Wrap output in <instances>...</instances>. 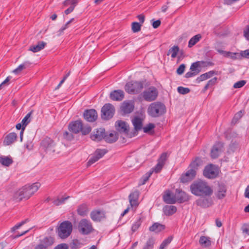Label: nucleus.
<instances>
[{
  "mask_svg": "<svg viewBox=\"0 0 249 249\" xmlns=\"http://www.w3.org/2000/svg\"><path fill=\"white\" fill-rule=\"evenodd\" d=\"M142 222V218L139 217L132 225L131 231L133 232L136 231L140 227Z\"/></svg>",
  "mask_w": 249,
  "mask_h": 249,
  "instance_id": "44",
  "label": "nucleus"
},
{
  "mask_svg": "<svg viewBox=\"0 0 249 249\" xmlns=\"http://www.w3.org/2000/svg\"><path fill=\"white\" fill-rule=\"evenodd\" d=\"M27 186L29 189V191L31 193V196H32L38 190L39 188L40 187V184L38 182H36L31 185H28Z\"/></svg>",
  "mask_w": 249,
  "mask_h": 249,
  "instance_id": "34",
  "label": "nucleus"
},
{
  "mask_svg": "<svg viewBox=\"0 0 249 249\" xmlns=\"http://www.w3.org/2000/svg\"><path fill=\"white\" fill-rule=\"evenodd\" d=\"M243 113L242 110L239 111L236 113L232 119V123H236L243 116Z\"/></svg>",
  "mask_w": 249,
  "mask_h": 249,
  "instance_id": "51",
  "label": "nucleus"
},
{
  "mask_svg": "<svg viewBox=\"0 0 249 249\" xmlns=\"http://www.w3.org/2000/svg\"><path fill=\"white\" fill-rule=\"evenodd\" d=\"M41 146L47 153L59 152L56 143L49 138H46L42 141Z\"/></svg>",
  "mask_w": 249,
  "mask_h": 249,
  "instance_id": "6",
  "label": "nucleus"
},
{
  "mask_svg": "<svg viewBox=\"0 0 249 249\" xmlns=\"http://www.w3.org/2000/svg\"><path fill=\"white\" fill-rule=\"evenodd\" d=\"M164 213L166 215H171L177 211V208L173 205H166L163 208Z\"/></svg>",
  "mask_w": 249,
  "mask_h": 249,
  "instance_id": "29",
  "label": "nucleus"
},
{
  "mask_svg": "<svg viewBox=\"0 0 249 249\" xmlns=\"http://www.w3.org/2000/svg\"><path fill=\"white\" fill-rule=\"evenodd\" d=\"M167 159V153H163L161 155L160 158L159 159L158 162L164 165L165 162L166 160Z\"/></svg>",
  "mask_w": 249,
  "mask_h": 249,
  "instance_id": "58",
  "label": "nucleus"
},
{
  "mask_svg": "<svg viewBox=\"0 0 249 249\" xmlns=\"http://www.w3.org/2000/svg\"><path fill=\"white\" fill-rule=\"evenodd\" d=\"M223 144L222 143L216 142L212 147L211 152V156L213 159H215L218 157L219 154L222 151Z\"/></svg>",
  "mask_w": 249,
  "mask_h": 249,
  "instance_id": "15",
  "label": "nucleus"
},
{
  "mask_svg": "<svg viewBox=\"0 0 249 249\" xmlns=\"http://www.w3.org/2000/svg\"><path fill=\"white\" fill-rule=\"evenodd\" d=\"M185 69V65L184 64H181L177 70V73L179 75L182 74L184 72Z\"/></svg>",
  "mask_w": 249,
  "mask_h": 249,
  "instance_id": "61",
  "label": "nucleus"
},
{
  "mask_svg": "<svg viewBox=\"0 0 249 249\" xmlns=\"http://www.w3.org/2000/svg\"><path fill=\"white\" fill-rule=\"evenodd\" d=\"M84 118L88 122H92L97 118V113L95 109L87 110L84 113Z\"/></svg>",
  "mask_w": 249,
  "mask_h": 249,
  "instance_id": "16",
  "label": "nucleus"
},
{
  "mask_svg": "<svg viewBox=\"0 0 249 249\" xmlns=\"http://www.w3.org/2000/svg\"><path fill=\"white\" fill-rule=\"evenodd\" d=\"M196 173L194 169H189L185 174H182L180 177V181L186 183L192 180L196 176Z\"/></svg>",
  "mask_w": 249,
  "mask_h": 249,
  "instance_id": "13",
  "label": "nucleus"
},
{
  "mask_svg": "<svg viewBox=\"0 0 249 249\" xmlns=\"http://www.w3.org/2000/svg\"><path fill=\"white\" fill-rule=\"evenodd\" d=\"M143 83L138 81H131L126 84L125 90L130 94H136L141 91L143 89Z\"/></svg>",
  "mask_w": 249,
  "mask_h": 249,
  "instance_id": "4",
  "label": "nucleus"
},
{
  "mask_svg": "<svg viewBox=\"0 0 249 249\" xmlns=\"http://www.w3.org/2000/svg\"><path fill=\"white\" fill-rule=\"evenodd\" d=\"M114 112V107L110 104H106L102 108L101 117L104 120H109L113 117Z\"/></svg>",
  "mask_w": 249,
  "mask_h": 249,
  "instance_id": "7",
  "label": "nucleus"
},
{
  "mask_svg": "<svg viewBox=\"0 0 249 249\" xmlns=\"http://www.w3.org/2000/svg\"><path fill=\"white\" fill-rule=\"evenodd\" d=\"M91 130V128L88 125H83L82 124V128L80 132H82L83 135H87L89 134Z\"/></svg>",
  "mask_w": 249,
  "mask_h": 249,
  "instance_id": "48",
  "label": "nucleus"
},
{
  "mask_svg": "<svg viewBox=\"0 0 249 249\" xmlns=\"http://www.w3.org/2000/svg\"><path fill=\"white\" fill-rule=\"evenodd\" d=\"M134 128L136 131L140 130L142 128V120L138 117H135L132 120Z\"/></svg>",
  "mask_w": 249,
  "mask_h": 249,
  "instance_id": "28",
  "label": "nucleus"
},
{
  "mask_svg": "<svg viewBox=\"0 0 249 249\" xmlns=\"http://www.w3.org/2000/svg\"><path fill=\"white\" fill-rule=\"evenodd\" d=\"M116 130L120 133L127 134L129 131V126L127 124L123 121H117L115 123Z\"/></svg>",
  "mask_w": 249,
  "mask_h": 249,
  "instance_id": "14",
  "label": "nucleus"
},
{
  "mask_svg": "<svg viewBox=\"0 0 249 249\" xmlns=\"http://www.w3.org/2000/svg\"><path fill=\"white\" fill-rule=\"evenodd\" d=\"M11 79V76H8L4 81H3L1 84H0V89L2 88V87L4 86H7L9 85V82Z\"/></svg>",
  "mask_w": 249,
  "mask_h": 249,
  "instance_id": "64",
  "label": "nucleus"
},
{
  "mask_svg": "<svg viewBox=\"0 0 249 249\" xmlns=\"http://www.w3.org/2000/svg\"><path fill=\"white\" fill-rule=\"evenodd\" d=\"M17 139V135L15 133H10L5 136L3 143L5 145H9L14 143Z\"/></svg>",
  "mask_w": 249,
  "mask_h": 249,
  "instance_id": "22",
  "label": "nucleus"
},
{
  "mask_svg": "<svg viewBox=\"0 0 249 249\" xmlns=\"http://www.w3.org/2000/svg\"><path fill=\"white\" fill-rule=\"evenodd\" d=\"M200 164V160L199 158H196L192 161L190 164V169H194L195 171L196 172L198 167Z\"/></svg>",
  "mask_w": 249,
  "mask_h": 249,
  "instance_id": "40",
  "label": "nucleus"
},
{
  "mask_svg": "<svg viewBox=\"0 0 249 249\" xmlns=\"http://www.w3.org/2000/svg\"><path fill=\"white\" fill-rule=\"evenodd\" d=\"M30 65V63L29 62H25L23 64H20L17 68L15 69L13 72L15 74H18L21 71L23 70L26 69Z\"/></svg>",
  "mask_w": 249,
  "mask_h": 249,
  "instance_id": "39",
  "label": "nucleus"
},
{
  "mask_svg": "<svg viewBox=\"0 0 249 249\" xmlns=\"http://www.w3.org/2000/svg\"><path fill=\"white\" fill-rule=\"evenodd\" d=\"M178 92L181 94H186L190 92V89L188 88H184L183 87H178L177 89Z\"/></svg>",
  "mask_w": 249,
  "mask_h": 249,
  "instance_id": "49",
  "label": "nucleus"
},
{
  "mask_svg": "<svg viewBox=\"0 0 249 249\" xmlns=\"http://www.w3.org/2000/svg\"><path fill=\"white\" fill-rule=\"evenodd\" d=\"M226 190L227 189L225 185L223 184L219 185L216 194L217 198L219 199L223 198L226 196Z\"/></svg>",
  "mask_w": 249,
  "mask_h": 249,
  "instance_id": "27",
  "label": "nucleus"
},
{
  "mask_svg": "<svg viewBox=\"0 0 249 249\" xmlns=\"http://www.w3.org/2000/svg\"><path fill=\"white\" fill-rule=\"evenodd\" d=\"M31 112L28 113L25 117L22 119L21 121V124H22V127H25V126L29 124L30 122V117L31 115Z\"/></svg>",
  "mask_w": 249,
  "mask_h": 249,
  "instance_id": "45",
  "label": "nucleus"
},
{
  "mask_svg": "<svg viewBox=\"0 0 249 249\" xmlns=\"http://www.w3.org/2000/svg\"><path fill=\"white\" fill-rule=\"evenodd\" d=\"M179 50L178 46H174L169 50L167 55H169L171 53L172 58H174L177 56Z\"/></svg>",
  "mask_w": 249,
  "mask_h": 249,
  "instance_id": "38",
  "label": "nucleus"
},
{
  "mask_svg": "<svg viewBox=\"0 0 249 249\" xmlns=\"http://www.w3.org/2000/svg\"><path fill=\"white\" fill-rule=\"evenodd\" d=\"M172 237L170 236L165 239L161 244L159 249H164L168 245H169L172 240Z\"/></svg>",
  "mask_w": 249,
  "mask_h": 249,
  "instance_id": "46",
  "label": "nucleus"
},
{
  "mask_svg": "<svg viewBox=\"0 0 249 249\" xmlns=\"http://www.w3.org/2000/svg\"><path fill=\"white\" fill-rule=\"evenodd\" d=\"M72 231V225L69 221L62 222L57 228V232L58 236L61 239L68 238Z\"/></svg>",
  "mask_w": 249,
  "mask_h": 249,
  "instance_id": "3",
  "label": "nucleus"
},
{
  "mask_svg": "<svg viewBox=\"0 0 249 249\" xmlns=\"http://www.w3.org/2000/svg\"><path fill=\"white\" fill-rule=\"evenodd\" d=\"M241 230L244 234L249 235V224H244L241 228Z\"/></svg>",
  "mask_w": 249,
  "mask_h": 249,
  "instance_id": "57",
  "label": "nucleus"
},
{
  "mask_svg": "<svg viewBox=\"0 0 249 249\" xmlns=\"http://www.w3.org/2000/svg\"><path fill=\"white\" fill-rule=\"evenodd\" d=\"M134 108V104L132 101H124L121 106V109L124 114L131 113L133 111Z\"/></svg>",
  "mask_w": 249,
  "mask_h": 249,
  "instance_id": "12",
  "label": "nucleus"
},
{
  "mask_svg": "<svg viewBox=\"0 0 249 249\" xmlns=\"http://www.w3.org/2000/svg\"><path fill=\"white\" fill-rule=\"evenodd\" d=\"M53 238L52 237H47L44 238L41 242V243L44 245L47 249L49 246H51L53 243Z\"/></svg>",
  "mask_w": 249,
  "mask_h": 249,
  "instance_id": "37",
  "label": "nucleus"
},
{
  "mask_svg": "<svg viewBox=\"0 0 249 249\" xmlns=\"http://www.w3.org/2000/svg\"><path fill=\"white\" fill-rule=\"evenodd\" d=\"M110 98L114 101H121L124 98V92L122 90H116L111 92Z\"/></svg>",
  "mask_w": 249,
  "mask_h": 249,
  "instance_id": "21",
  "label": "nucleus"
},
{
  "mask_svg": "<svg viewBox=\"0 0 249 249\" xmlns=\"http://www.w3.org/2000/svg\"><path fill=\"white\" fill-rule=\"evenodd\" d=\"M27 221H28V219H26L22 221H21V222H20L19 223L16 225L15 226H14L12 229H11V231H16V230L19 229L20 227H21L22 225H23L24 224L26 223L27 222Z\"/></svg>",
  "mask_w": 249,
  "mask_h": 249,
  "instance_id": "56",
  "label": "nucleus"
},
{
  "mask_svg": "<svg viewBox=\"0 0 249 249\" xmlns=\"http://www.w3.org/2000/svg\"><path fill=\"white\" fill-rule=\"evenodd\" d=\"M164 229V226L158 223H154L149 228V230L151 231L156 232H159Z\"/></svg>",
  "mask_w": 249,
  "mask_h": 249,
  "instance_id": "33",
  "label": "nucleus"
},
{
  "mask_svg": "<svg viewBox=\"0 0 249 249\" xmlns=\"http://www.w3.org/2000/svg\"><path fill=\"white\" fill-rule=\"evenodd\" d=\"M107 151L105 149H97L94 153L93 155L97 157L98 159L102 158L107 153Z\"/></svg>",
  "mask_w": 249,
  "mask_h": 249,
  "instance_id": "43",
  "label": "nucleus"
},
{
  "mask_svg": "<svg viewBox=\"0 0 249 249\" xmlns=\"http://www.w3.org/2000/svg\"><path fill=\"white\" fill-rule=\"evenodd\" d=\"M81 247V243L77 240H73L71 244V247L72 249H77Z\"/></svg>",
  "mask_w": 249,
  "mask_h": 249,
  "instance_id": "53",
  "label": "nucleus"
},
{
  "mask_svg": "<svg viewBox=\"0 0 249 249\" xmlns=\"http://www.w3.org/2000/svg\"><path fill=\"white\" fill-rule=\"evenodd\" d=\"M90 217L94 221H100L105 218V213L103 211L94 210L91 212Z\"/></svg>",
  "mask_w": 249,
  "mask_h": 249,
  "instance_id": "17",
  "label": "nucleus"
},
{
  "mask_svg": "<svg viewBox=\"0 0 249 249\" xmlns=\"http://www.w3.org/2000/svg\"><path fill=\"white\" fill-rule=\"evenodd\" d=\"M201 38V36L200 34H197L194 36L190 39L188 43V47L189 48H191L192 46L195 45L197 42H198Z\"/></svg>",
  "mask_w": 249,
  "mask_h": 249,
  "instance_id": "35",
  "label": "nucleus"
},
{
  "mask_svg": "<svg viewBox=\"0 0 249 249\" xmlns=\"http://www.w3.org/2000/svg\"><path fill=\"white\" fill-rule=\"evenodd\" d=\"M190 189L192 193L197 196H210L213 192L208 184L201 180L194 181L191 185Z\"/></svg>",
  "mask_w": 249,
  "mask_h": 249,
  "instance_id": "1",
  "label": "nucleus"
},
{
  "mask_svg": "<svg viewBox=\"0 0 249 249\" xmlns=\"http://www.w3.org/2000/svg\"><path fill=\"white\" fill-rule=\"evenodd\" d=\"M99 159L97 158V157H96L93 154L91 157V158L89 160L88 162H87V166H90L91 164H93L97 161H98Z\"/></svg>",
  "mask_w": 249,
  "mask_h": 249,
  "instance_id": "54",
  "label": "nucleus"
},
{
  "mask_svg": "<svg viewBox=\"0 0 249 249\" xmlns=\"http://www.w3.org/2000/svg\"><path fill=\"white\" fill-rule=\"evenodd\" d=\"M177 197L176 193L174 194L172 193L170 191H167L165 192V194L163 196V198L164 202L167 204H174L176 202Z\"/></svg>",
  "mask_w": 249,
  "mask_h": 249,
  "instance_id": "18",
  "label": "nucleus"
},
{
  "mask_svg": "<svg viewBox=\"0 0 249 249\" xmlns=\"http://www.w3.org/2000/svg\"><path fill=\"white\" fill-rule=\"evenodd\" d=\"M107 151L105 149H97L94 153L93 155L97 157L98 159L102 158L107 153Z\"/></svg>",
  "mask_w": 249,
  "mask_h": 249,
  "instance_id": "41",
  "label": "nucleus"
},
{
  "mask_svg": "<svg viewBox=\"0 0 249 249\" xmlns=\"http://www.w3.org/2000/svg\"><path fill=\"white\" fill-rule=\"evenodd\" d=\"M88 210L86 205L82 204L77 209V213L81 216H85L88 213Z\"/></svg>",
  "mask_w": 249,
  "mask_h": 249,
  "instance_id": "36",
  "label": "nucleus"
},
{
  "mask_svg": "<svg viewBox=\"0 0 249 249\" xmlns=\"http://www.w3.org/2000/svg\"><path fill=\"white\" fill-rule=\"evenodd\" d=\"M82 128V122L80 121H76L69 124V128L70 131L74 133H78L80 132Z\"/></svg>",
  "mask_w": 249,
  "mask_h": 249,
  "instance_id": "19",
  "label": "nucleus"
},
{
  "mask_svg": "<svg viewBox=\"0 0 249 249\" xmlns=\"http://www.w3.org/2000/svg\"><path fill=\"white\" fill-rule=\"evenodd\" d=\"M155 127V124H153L149 123L146 126L143 128V132L144 133H149L151 130L154 129Z\"/></svg>",
  "mask_w": 249,
  "mask_h": 249,
  "instance_id": "52",
  "label": "nucleus"
},
{
  "mask_svg": "<svg viewBox=\"0 0 249 249\" xmlns=\"http://www.w3.org/2000/svg\"><path fill=\"white\" fill-rule=\"evenodd\" d=\"M176 195L177 202L181 203L189 199V196L185 192L179 189L176 190Z\"/></svg>",
  "mask_w": 249,
  "mask_h": 249,
  "instance_id": "20",
  "label": "nucleus"
},
{
  "mask_svg": "<svg viewBox=\"0 0 249 249\" xmlns=\"http://www.w3.org/2000/svg\"><path fill=\"white\" fill-rule=\"evenodd\" d=\"M158 91L157 89L154 87H151L145 90L142 94L143 99L148 102L153 101L157 98Z\"/></svg>",
  "mask_w": 249,
  "mask_h": 249,
  "instance_id": "8",
  "label": "nucleus"
},
{
  "mask_svg": "<svg viewBox=\"0 0 249 249\" xmlns=\"http://www.w3.org/2000/svg\"><path fill=\"white\" fill-rule=\"evenodd\" d=\"M214 73H215L214 71H210L208 72H206L205 73L201 74L199 77L197 78L196 80L198 82L205 80L212 77Z\"/></svg>",
  "mask_w": 249,
  "mask_h": 249,
  "instance_id": "31",
  "label": "nucleus"
},
{
  "mask_svg": "<svg viewBox=\"0 0 249 249\" xmlns=\"http://www.w3.org/2000/svg\"><path fill=\"white\" fill-rule=\"evenodd\" d=\"M199 242V244L204 247H209L211 244V238L205 236L200 237Z\"/></svg>",
  "mask_w": 249,
  "mask_h": 249,
  "instance_id": "30",
  "label": "nucleus"
},
{
  "mask_svg": "<svg viewBox=\"0 0 249 249\" xmlns=\"http://www.w3.org/2000/svg\"><path fill=\"white\" fill-rule=\"evenodd\" d=\"M13 162L12 159L9 157L2 156L0 157V163L5 166H9Z\"/></svg>",
  "mask_w": 249,
  "mask_h": 249,
  "instance_id": "32",
  "label": "nucleus"
},
{
  "mask_svg": "<svg viewBox=\"0 0 249 249\" xmlns=\"http://www.w3.org/2000/svg\"><path fill=\"white\" fill-rule=\"evenodd\" d=\"M163 165V164L158 162L155 168H153L152 170L150 172H152L153 173L154 171L156 173H159L162 169Z\"/></svg>",
  "mask_w": 249,
  "mask_h": 249,
  "instance_id": "55",
  "label": "nucleus"
},
{
  "mask_svg": "<svg viewBox=\"0 0 249 249\" xmlns=\"http://www.w3.org/2000/svg\"><path fill=\"white\" fill-rule=\"evenodd\" d=\"M118 138L116 132H112L108 134H105V140L108 143H112L116 142Z\"/></svg>",
  "mask_w": 249,
  "mask_h": 249,
  "instance_id": "26",
  "label": "nucleus"
},
{
  "mask_svg": "<svg viewBox=\"0 0 249 249\" xmlns=\"http://www.w3.org/2000/svg\"><path fill=\"white\" fill-rule=\"evenodd\" d=\"M107 151L105 149H97L94 153L93 155L97 157L98 159L102 158L107 153Z\"/></svg>",
  "mask_w": 249,
  "mask_h": 249,
  "instance_id": "42",
  "label": "nucleus"
},
{
  "mask_svg": "<svg viewBox=\"0 0 249 249\" xmlns=\"http://www.w3.org/2000/svg\"><path fill=\"white\" fill-rule=\"evenodd\" d=\"M54 249H69V246L66 243H61L56 246Z\"/></svg>",
  "mask_w": 249,
  "mask_h": 249,
  "instance_id": "62",
  "label": "nucleus"
},
{
  "mask_svg": "<svg viewBox=\"0 0 249 249\" xmlns=\"http://www.w3.org/2000/svg\"><path fill=\"white\" fill-rule=\"evenodd\" d=\"M46 45V42L44 41H39L36 45L31 46L29 50L34 53H36L44 48Z\"/></svg>",
  "mask_w": 249,
  "mask_h": 249,
  "instance_id": "25",
  "label": "nucleus"
},
{
  "mask_svg": "<svg viewBox=\"0 0 249 249\" xmlns=\"http://www.w3.org/2000/svg\"><path fill=\"white\" fill-rule=\"evenodd\" d=\"M246 81L245 80L238 81L234 84L233 88L235 89L242 88L246 84Z\"/></svg>",
  "mask_w": 249,
  "mask_h": 249,
  "instance_id": "59",
  "label": "nucleus"
},
{
  "mask_svg": "<svg viewBox=\"0 0 249 249\" xmlns=\"http://www.w3.org/2000/svg\"><path fill=\"white\" fill-rule=\"evenodd\" d=\"M139 195V192L137 191L130 194L129 196V200L131 207H136L138 205V199Z\"/></svg>",
  "mask_w": 249,
  "mask_h": 249,
  "instance_id": "24",
  "label": "nucleus"
},
{
  "mask_svg": "<svg viewBox=\"0 0 249 249\" xmlns=\"http://www.w3.org/2000/svg\"><path fill=\"white\" fill-rule=\"evenodd\" d=\"M196 204L201 207H209L212 204V200L210 198L201 197L196 201Z\"/></svg>",
  "mask_w": 249,
  "mask_h": 249,
  "instance_id": "23",
  "label": "nucleus"
},
{
  "mask_svg": "<svg viewBox=\"0 0 249 249\" xmlns=\"http://www.w3.org/2000/svg\"><path fill=\"white\" fill-rule=\"evenodd\" d=\"M141 24L137 22H134L132 24V30L134 33H136L140 31Z\"/></svg>",
  "mask_w": 249,
  "mask_h": 249,
  "instance_id": "50",
  "label": "nucleus"
},
{
  "mask_svg": "<svg viewBox=\"0 0 249 249\" xmlns=\"http://www.w3.org/2000/svg\"><path fill=\"white\" fill-rule=\"evenodd\" d=\"M105 129L100 128L94 130L92 132L90 135V138L92 140L98 142L103 139H105Z\"/></svg>",
  "mask_w": 249,
  "mask_h": 249,
  "instance_id": "11",
  "label": "nucleus"
},
{
  "mask_svg": "<svg viewBox=\"0 0 249 249\" xmlns=\"http://www.w3.org/2000/svg\"><path fill=\"white\" fill-rule=\"evenodd\" d=\"M69 198V196L65 197L62 198H57L53 201V203L56 206H59L65 202Z\"/></svg>",
  "mask_w": 249,
  "mask_h": 249,
  "instance_id": "47",
  "label": "nucleus"
},
{
  "mask_svg": "<svg viewBox=\"0 0 249 249\" xmlns=\"http://www.w3.org/2000/svg\"><path fill=\"white\" fill-rule=\"evenodd\" d=\"M203 174L207 178H213L217 176L218 170L215 166L210 164L205 168Z\"/></svg>",
  "mask_w": 249,
  "mask_h": 249,
  "instance_id": "10",
  "label": "nucleus"
},
{
  "mask_svg": "<svg viewBox=\"0 0 249 249\" xmlns=\"http://www.w3.org/2000/svg\"><path fill=\"white\" fill-rule=\"evenodd\" d=\"M74 20V18H71V20H70L69 21H68L66 24L63 26L59 30V35H60L65 30H66L69 26V25Z\"/></svg>",
  "mask_w": 249,
  "mask_h": 249,
  "instance_id": "60",
  "label": "nucleus"
},
{
  "mask_svg": "<svg viewBox=\"0 0 249 249\" xmlns=\"http://www.w3.org/2000/svg\"><path fill=\"white\" fill-rule=\"evenodd\" d=\"M78 230L81 234L86 235L92 232L93 228L89 220L83 219L78 223Z\"/></svg>",
  "mask_w": 249,
  "mask_h": 249,
  "instance_id": "5",
  "label": "nucleus"
},
{
  "mask_svg": "<svg viewBox=\"0 0 249 249\" xmlns=\"http://www.w3.org/2000/svg\"><path fill=\"white\" fill-rule=\"evenodd\" d=\"M31 196L27 185H25L15 192L13 197L15 199L21 201L23 199H27Z\"/></svg>",
  "mask_w": 249,
  "mask_h": 249,
  "instance_id": "9",
  "label": "nucleus"
},
{
  "mask_svg": "<svg viewBox=\"0 0 249 249\" xmlns=\"http://www.w3.org/2000/svg\"><path fill=\"white\" fill-rule=\"evenodd\" d=\"M147 111L151 117H158L165 113L166 107L163 104L156 102L149 105Z\"/></svg>",
  "mask_w": 249,
  "mask_h": 249,
  "instance_id": "2",
  "label": "nucleus"
},
{
  "mask_svg": "<svg viewBox=\"0 0 249 249\" xmlns=\"http://www.w3.org/2000/svg\"><path fill=\"white\" fill-rule=\"evenodd\" d=\"M154 243V241L153 239H149L147 241L145 246L144 247L146 248V249H148L149 248L153 247Z\"/></svg>",
  "mask_w": 249,
  "mask_h": 249,
  "instance_id": "63",
  "label": "nucleus"
}]
</instances>
